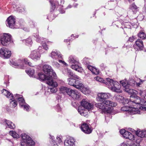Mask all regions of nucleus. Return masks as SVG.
Returning <instances> with one entry per match:
<instances>
[{"label":"nucleus","mask_w":146,"mask_h":146,"mask_svg":"<svg viewBox=\"0 0 146 146\" xmlns=\"http://www.w3.org/2000/svg\"><path fill=\"white\" fill-rule=\"evenodd\" d=\"M50 2L51 4V5L52 6V10H53L55 9V5L54 3H52V2H51V1H50Z\"/></svg>","instance_id":"13d9d810"},{"label":"nucleus","mask_w":146,"mask_h":146,"mask_svg":"<svg viewBox=\"0 0 146 146\" xmlns=\"http://www.w3.org/2000/svg\"><path fill=\"white\" fill-rule=\"evenodd\" d=\"M34 36L35 37L36 39V41L38 42H42L43 41L42 40H43V38L42 37H40L38 35H34Z\"/></svg>","instance_id":"79ce46f5"},{"label":"nucleus","mask_w":146,"mask_h":146,"mask_svg":"<svg viewBox=\"0 0 146 146\" xmlns=\"http://www.w3.org/2000/svg\"><path fill=\"white\" fill-rule=\"evenodd\" d=\"M80 128L83 132L87 134H90L92 132V129L89 126V125L86 123L82 124Z\"/></svg>","instance_id":"f8f14e48"},{"label":"nucleus","mask_w":146,"mask_h":146,"mask_svg":"<svg viewBox=\"0 0 146 146\" xmlns=\"http://www.w3.org/2000/svg\"><path fill=\"white\" fill-rule=\"evenodd\" d=\"M23 61V62H24L25 64H27L29 66H33L32 65V64L31 62H29L26 59H25Z\"/></svg>","instance_id":"de8ad7c7"},{"label":"nucleus","mask_w":146,"mask_h":146,"mask_svg":"<svg viewBox=\"0 0 146 146\" xmlns=\"http://www.w3.org/2000/svg\"><path fill=\"white\" fill-rule=\"evenodd\" d=\"M0 54L2 57L6 58L10 57L11 54V51L4 48H2L0 50Z\"/></svg>","instance_id":"9b49d317"},{"label":"nucleus","mask_w":146,"mask_h":146,"mask_svg":"<svg viewBox=\"0 0 146 146\" xmlns=\"http://www.w3.org/2000/svg\"><path fill=\"white\" fill-rule=\"evenodd\" d=\"M47 84L49 86L48 88L50 90L51 92L54 93L57 91L56 87L58 86V84L53 79L52 80H48L47 82Z\"/></svg>","instance_id":"1a4fd4ad"},{"label":"nucleus","mask_w":146,"mask_h":146,"mask_svg":"<svg viewBox=\"0 0 146 146\" xmlns=\"http://www.w3.org/2000/svg\"><path fill=\"white\" fill-rule=\"evenodd\" d=\"M9 134L14 138H18L19 137V135L15 132L10 131L9 132Z\"/></svg>","instance_id":"58836bf2"},{"label":"nucleus","mask_w":146,"mask_h":146,"mask_svg":"<svg viewBox=\"0 0 146 146\" xmlns=\"http://www.w3.org/2000/svg\"><path fill=\"white\" fill-rule=\"evenodd\" d=\"M58 61L59 62L62 63L63 65H65V66H67L68 65L64 61H63L61 60H60L59 59Z\"/></svg>","instance_id":"603ef678"},{"label":"nucleus","mask_w":146,"mask_h":146,"mask_svg":"<svg viewBox=\"0 0 146 146\" xmlns=\"http://www.w3.org/2000/svg\"><path fill=\"white\" fill-rule=\"evenodd\" d=\"M63 73L64 74H66L69 76L72 77L73 76V73L68 68L64 69L62 71Z\"/></svg>","instance_id":"473e14b6"},{"label":"nucleus","mask_w":146,"mask_h":146,"mask_svg":"<svg viewBox=\"0 0 146 146\" xmlns=\"http://www.w3.org/2000/svg\"><path fill=\"white\" fill-rule=\"evenodd\" d=\"M135 46L138 47L140 50H143L144 48V45L142 40L140 39H138L135 42Z\"/></svg>","instance_id":"4be33fe9"},{"label":"nucleus","mask_w":146,"mask_h":146,"mask_svg":"<svg viewBox=\"0 0 146 146\" xmlns=\"http://www.w3.org/2000/svg\"><path fill=\"white\" fill-rule=\"evenodd\" d=\"M56 139H57L58 141V142L60 144V143H61L62 144V140L60 137H56Z\"/></svg>","instance_id":"5fc2aeb1"},{"label":"nucleus","mask_w":146,"mask_h":146,"mask_svg":"<svg viewBox=\"0 0 146 146\" xmlns=\"http://www.w3.org/2000/svg\"><path fill=\"white\" fill-rule=\"evenodd\" d=\"M94 79L96 80L97 81H99L100 82H102L103 83H104L105 84L108 85V83H107V80L106 81L103 80V79L102 78L100 77H99L97 76L96 77H95L94 78Z\"/></svg>","instance_id":"4c0bfd02"},{"label":"nucleus","mask_w":146,"mask_h":146,"mask_svg":"<svg viewBox=\"0 0 146 146\" xmlns=\"http://www.w3.org/2000/svg\"><path fill=\"white\" fill-rule=\"evenodd\" d=\"M116 98L120 99L121 100V101L119 100V101L123 103L124 104H128L129 106H132V102L131 101V99L129 101L128 99H125L123 98L121 96H119L116 97Z\"/></svg>","instance_id":"6ab92c4d"},{"label":"nucleus","mask_w":146,"mask_h":146,"mask_svg":"<svg viewBox=\"0 0 146 146\" xmlns=\"http://www.w3.org/2000/svg\"><path fill=\"white\" fill-rule=\"evenodd\" d=\"M60 12L61 13H63L65 12V11L64 10H63L62 11H61L60 10Z\"/></svg>","instance_id":"338daca9"},{"label":"nucleus","mask_w":146,"mask_h":146,"mask_svg":"<svg viewBox=\"0 0 146 146\" xmlns=\"http://www.w3.org/2000/svg\"><path fill=\"white\" fill-rule=\"evenodd\" d=\"M87 68H88L92 72L94 68L91 66H88L87 67Z\"/></svg>","instance_id":"4d7b16f0"},{"label":"nucleus","mask_w":146,"mask_h":146,"mask_svg":"<svg viewBox=\"0 0 146 146\" xmlns=\"http://www.w3.org/2000/svg\"><path fill=\"white\" fill-rule=\"evenodd\" d=\"M78 111L81 115L85 117L88 114L87 110L81 107H78Z\"/></svg>","instance_id":"5701e85b"},{"label":"nucleus","mask_w":146,"mask_h":146,"mask_svg":"<svg viewBox=\"0 0 146 146\" xmlns=\"http://www.w3.org/2000/svg\"><path fill=\"white\" fill-rule=\"evenodd\" d=\"M68 95L74 100H78L80 98V94L77 91L71 89L68 92Z\"/></svg>","instance_id":"dca6fc26"},{"label":"nucleus","mask_w":146,"mask_h":146,"mask_svg":"<svg viewBox=\"0 0 146 146\" xmlns=\"http://www.w3.org/2000/svg\"><path fill=\"white\" fill-rule=\"evenodd\" d=\"M140 82L138 83L136 82L135 84H136L137 86H139V85L143 82V81H142L141 80H140Z\"/></svg>","instance_id":"052dcab7"},{"label":"nucleus","mask_w":146,"mask_h":146,"mask_svg":"<svg viewBox=\"0 0 146 146\" xmlns=\"http://www.w3.org/2000/svg\"><path fill=\"white\" fill-rule=\"evenodd\" d=\"M56 107H57V108H58V110L59 111H60V110H60V106L59 104H57V105L56 106Z\"/></svg>","instance_id":"0e129e2a"},{"label":"nucleus","mask_w":146,"mask_h":146,"mask_svg":"<svg viewBox=\"0 0 146 146\" xmlns=\"http://www.w3.org/2000/svg\"><path fill=\"white\" fill-rule=\"evenodd\" d=\"M26 42V45L29 46L31 45L32 44V40L31 38H29L25 40H24Z\"/></svg>","instance_id":"a19ab883"},{"label":"nucleus","mask_w":146,"mask_h":146,"mask_svg":"<svg viewBox=\"0 0 146 146\" xmlns=\"http://www.w3.org/2000/svg\"><path fill=\"white\" fill-rule=\"evenodd\" d=\"M71 7V6L70 5H69L68 6V7L67 8V9H68L69 8H70Z\"/></svg>","instance_id":"774afa93"},{"label":"nucleus","mask_w":146,"mask_h":146,"mask_svg":"<svg viewBox=\"0 0 146 146\" xmlns=\"http://www.w3.org/2000/svg\"><path fill=\"white\" fill-rule=\"evenodd\" d=\"M1 92L2 94L5 96L7 98H12L13 97V94L6 90L3 89L1 91Z\"/></svg>","instance_id":"bb28decb"},{"label":"nucleus","mask_w":146,"mask_h":146,"mask_svg":"<svg viewBox=\"0 0 146 146\" xmlns=\"http://www.w3.org/2000/svg\"><path fill=\"white\" fill-rule=\"evenodd\" d=\"M106 80L108 88L112 91L118 93L122 92V91L121 89V86L117 82L110 78H106Z\"/></svg>","instance_id":"7ed1b4c3"},{"label":"nucleus","mask_w":146,"mask_h":146,"mask_svg":"<svg viewBox=\"0 0 146 146\" xmlns=\"http://www.w3.org/2000/svg\"><path fill=\"white\" fill-rule=\"evenodd\" d=\"M83 93L86 94H88L90 92V91L89 88L86 87H85L83 86V88H82L80 90Z\"/></svg>","instance_id":"c9c22d12"},{"label":"nucleus","mask_w":146,"mask_h":146,"mask_svg":"<svg viewBox=\"0 0 146 146\" xmlns=\"http://www.w3.org/2000/svg\"><path fill=\"white\" fill-rule=\"evenodd\" d=\"M123 136L125 138L131 140H133L134 139V136L127 131H126L125 132Z\"/></svg>","instance_id":"b1692460"},{"label":"nucleus","mask_w":146,"mask_h":146,"mask_svg":"<svg viewBox=\"0 0 146 146\" xmlns=\"http://www.w3.org/2000/svg\"><path fill=\"white\" fill-rule=\"evenodd\" d=\"M42 46L46 50H47L48 49V47L47 46V45L45 43H44L42 44Z\"/></svg>","instance_id":"864d4df0"},{"label":"nucleus","mask_w":146,"mask_h":146,"mask_svg":"<svg viewBox=\"0 0 146 146\" xmlns=\"http://www.w3.org/2000/svg\"><path fill=\"white\" fill-rule=\"evenodd\" d=\"M60 92L63 93L66 92L68 95V92H70L71 89L64 86H61L60 88Z\"/></svg>","instance_id":"7c9ffc66"},{"label":"nucleus","mask_w":146,"mask_h":146,"mask_svg":"<svg viewBox=\"0 0 146 146\" xmlns=\"http://www.w3.org/2000/svg\"><path fill=\"white\" fill-rule=\"evenodd\" d=\"M4 123L5 124H6L8 126V127L10 128L14 129L15 127V124L9 120H5Z\"/></svg>","instance_id":"cd10ccee"},{"label":"nucleus","mask_w":146,"mask_h":146,"mask_svg":"<svg viewBox=\"0 0 146 146\" xmlns=\"http://www.w3.org/2000/svg\"><path fill=\"white\" fill-rule=\"evenodd\" d=\"M43 70L48 76H50L52 78H56V74L53 72V70L51 67L48 65L46 64L43 66Z\"/></svg>","instance_id":"39448f33"},{"label":"nucleus","mask_w":146,"mask_h":146,"mask_svg":"<svg viewBox=\"0 0 146 146\" xmlns=\"http://www.w3.org/2000/svg\"><path fill=\"white\" fill-rule=\"evenodd\" d=\"M92 72L93 74H99V72L98 70L94 68Z\"/></svg>","instance_id":"09e8293b"},{"label":"nucleus","mask_w":146,"mask_h":146,"mask_svg":"<svg viewBox=\"0 0 146 146\" xmlns=\"http://www.w3.org/2000/svg\"><path fill=\"white\" fill-rule=\"evenodd\" d=\"M120 146H133V145L127 142H123L121 144Z\"/></svg>","instance_id":"49530a36"},{"label":"nucleus","mask_w":146,"mask_h":146,"mask_svg":"<svg viewBox=\"0 0 146 146\" xmlns=\"http://www.w3.org/2000/svg\"><path fill=\"white\" fill-rule=\"evenodd\" d=\"M64 0H60V4H59L60 5L62 6L64 4Z\"/></svg>","instance_id":"bf43d9fd"},{"label":"nucleus","mask_w":146,"mask_h":146,"mask_svg":"<svg viewBox=\"0 0 146 146\" xmlns=\"http://www.w3.org/2000/svg\"><path fill=\"white\" fill-rule=\"evenodd\" d=\"M76 80L71 78H69L68 80V84L70 86H73L74 87Z\"/></svg>","instance_id":"72a5a7b5"},{"label":"nucleus","mask_w":146,"mask_h":146,"mask_svg":"<svg viewBox=\"0 0 146 146\" xmlns=\"http://www.w3.org/2000/svg\"><path fill=\"white\" fill-rule=\"evenodd\" d=\"M145 92V91H142L141 90H140L139 91V94L140 96L141 97H144V93Z\"/></svg>","instance_id":"3c124183"},{"label":"nucleus","mask_w":146,"mask_h":146,"mask_svg":"<svg viewBox=\"0 0 146 146\" xmlns=\"http://www.w3.org/2000/svg\"><path fill=\"white\" fill-rule=\"evenodd\" d=\"M26 72L30 76H32L34 74V71L31 69L26 70Z\"/></svg>","instance_id":"37998d69"},{"label":"nucleus","mask_w":146,"mask_h":146,"mask_svg":"<svg viewBox=\"0 0 146 146\" xmlns=\"http://www.w3.org/2000/svg\"><path fill=\"white\" fill-rule=\"evenodd\" d=\"M130 97L132 102V106L135 107V106L137 105L136 109H138V110L139 109L143 111L146 110V107L144 106L146 105V101L145 100L143 99H141L139 97L135 95H131Z\"/></svg>","instance_id":"f257e3e1"},{"label":"nucleus","mask_w":146,"mask_h":146,"mask_svg":"<svg viewBox=\"0 0 146 146\" xmlns=\"http://www.w3.org/2000/svg\"><path fill=\"white\" fill-rule=\"evenodd\" d=\"M51 138L53 139V138ZM50 143L52 145V146H58L57 143L54 140H53V139H52V141H50Z\"/></svg>","instance_id":"8fccbe9b"},{"label":"nucleus","mask_w":146,"mask_h":146,"mask_svg":"<svg viewBox=\"0 0 146 146\" xmlns=\"http://www.w3.org/2000/svg\"><path fill=\"white\" fill-rule=\"evenodd\" d=\"M131 106H125L121 108V110L123 111H127L129 113L132 114H140V111L138 110V109H136L135 107H131Z\"/></svg>","instance_id":"423d86ee"},{"label":"nucleus","mask_w":146,"mask_h":146,"mask_svg":"<svg viewBox=\"0 0 146 146\" xmlns=\"http://www.w3.org/2000/svg\"><path fill=\"white\" fill-rule=\"evenodd\" d=\"M99 100L104 103L106 99L108 98L110 96L111 94L109 93H100L98 94Z\"/></svg>","instance_id":"2eb2a0df"},{"label":"nucleus","mask_w":146,"mask_h":146,"mask_svg":"<svg viewBox=\"0 0 146 146\" xmlns=\"http://www.w3.org/2000/svg\"><path fill=\"white\" fill-rule=\"evenodd\" d=\"M121 81H124L125 82L127 83V85L129 87H130L131 86H133L135 85L136 82L133 79L131 80L129 82H127L125 80H121Z\"/></svg>","instance_id":"c756f323"},{"label":"nucleus","mask_w":146,"mask_h":146,"mask_svg":"<svg viewBox=\"0 0 146 146\" xmlns=\"http://www.w3.org/2000/svg\"><path fill=\"white\" fill-rule=\"evenodd\" d=\"M13 99V98H10V102L11 104H12V106L15 108L17 106V102L15 100H12Z\"/></svg>","instance_id":"ea45409f"},{"label":"nucleus","mask_w":146,"mask_h":146,"mask_svg":"<svg viewBox=\"0 0 146 146\" xmlns=\"http://www.w3.org/2000/svg\"><path fill=\"white\" fill-rule=\"evenodd\" d=\"M126 131L124 129H121L119 131L120 133L123 136Z\"/></svg>","instance_id":"6e6d98bb"},{"label":"nucleus","mask_w":146,"mask_h":146,"mask_svg":"<svg viewBox=\"0 0 146 146\" xmlns=\"http://www.w3.org/2000/svg\"><path fill=\"white\" fill-rule=\"evenodd\" d=\"M24 108V109L25 110H26L27 111H29V108H30L29 106V105L26 104H25L23 105V107Z\"/></svg>","instance_id":"a18cd8bd"},{"label":"nucleus","mask_w":146,"mask_h":146,"mask_svg":"<svg viewBox=\"0 0 146 146\" xmlns=\"http://www.w3.org/2000/svg\"><path fill=\"white\" fill-rule=\"evenodd\" d=\"M15 99L18 100V102L21 107H22L23 105L25 104V100L22 97H20V95L16 94L15 96Z\"/></svg>","instance_id":"412c9836"},{"label":"nucleus","mask_w":146,"mask_h":146,"mask_svg":"<svg viewBox=\"0 0 146 146\" xmlns=\"http://www.w3.org/2000/svg\"><path fill=\"white\" fill-rule=\"evenodd\" d=\"M129 40L130 42H133V38L132 37H130L129 38Z\"/></svg>","instance_id":"e2e57ef3"},{"label":"nucleus","mask_w":146,"mask_h":146,"mask_svg":"<svg viewBox=\"0 0 146 146\" xmlns=\"http://www.w3.org/2000/svg\"><path fill=\"white\" fill-rule=\"evenodd\" d=\"M93 104L88 102L86 99H83L82 100L81 103V107L83 108L88 110H89L91 109L93 107Z\"/></svg>","instance_id":"4468645a"},{"label":"nucleus","mask_w":146,"mask_h":146,"mask_svg":"<svg viewBox=\"0 0 146 146\" xmlns=\"http://www.w3.org/2000/svg\"><path fill=\"white\" fill-rule=\"evenodd\" d=\"M69 62L70 63L72 64H78V61L76 59V58L72 56H70L69 57Z\"/></svg>","instance_id":"f704fd0d"},{"label":"nucleus","mask_w":146,"mask_h":146,"mask_svg":"<svg viewBox=\"0 0 146 146\" xmlns=\"http://www.w3.org/2000/svg\"><path fill=\"white\" fill-rule=\"evenodd\" d=\"M143 9L146 11V3L145 4Z\"/></svg>","instance_id":"69168bd1"},{"label":"nucleus","mask_w":146,"mask_h":146,"mask_svg":"<svg viewBox=\"0 0 146 146\" xmlns=\"http://www.w3.org/2000/svg\"><path fill=\"white\" fill-rule=\"evenodd\" d=\"M136 133L138 137L141 138L146 137V129L141 130H138L136 131Z\"/></svg>","instance_id":"393cba45"},{"label":"nucleus","mask_w":146,"mask_h":146,"mask_svg":"<svg viewBox=\"0 0 146 146\" xmlns=\"http://www.w3.org/2000/svg\"><path fill=\"white\" fill-rule=\"evenodd\" d=\"M38 76L40 80H46V83L47 84L48 81L49 80H53V78H51L50 76L47 75H46L44 74L43 73H41L38 74Z\"/></svg>","instance_id":"aec40b11"},{"label":"nucleus","mask_w":146,"mask_h":146,"mask_svg":"<svg viewBox=\"0 0 146 146\" xmlns=\"http://www.w3.org/2000/svg\"><path fill=\"white\" fill-rule=\"evenodd\" d=\"M23 60H19V62L17 63V64L16 63L15 64V66H19V67H20V66H21V68H23V65H22V64L23 63Z\"/></svg>","instance_id":"c03bdc74"},{"label":"nucleus","mask_w":146,"mask_h":146,"mask_svg":"<svg viewBox=\"0 0 146 146\" xmlns=\"http://www.w3.org/2000/svg\"><path fill=\"white\" fill-rule=\"evenodd\" d=\"M72 77L74 78H76L77 79H79L80 78L78 76L75 75H74L73 74V76H72Z\"/></svg>","instance_id":"680f3d73"},{"label":"nucleus","mask_w":146,"mask_h":146,"mask_svg":"<svg viewBox=\"0 0 146 146\" xmlns=\"http://www.w3.org/2000/svg\"><path fill=\"white\" fill-rule=\"evenodd\" d=\"M105 105L111 107H115L116 106L117 104L114 102L106 100L104 103H98L96 104V106L100 109H101L104 112L109 113H112L113 108H110Z\"/></svg>","instance_id":"f03ea898"},{"label":"nucleus","mask_w":146,"mask_h":146,"mask_svg":"<svg viewBox=\"0 0 146 146\" xmlns=\"http://www.w3.org/2000/svg\"><path fill=\"white\" fill-rule=\"evenodd\" d=\"M11 40V35L8 33H4L1 36L0 41L3 45L6 46L10 43Z\"/></svg>","instance_id":"0eeeda50"},{"label":"nucleus","mask_w":146,"mask_h":146,"mask_svg":"<svg viewBox=\"0 0 146 146\" xmlns=\"http://www.w3.org/2000/svg\"><path fill=\"white\" fill-rule=\"evenodd\" d=\"M22 139L21 145L22 146H34L35 142L29 136L25 133L22 134L21 135Z\"/></svg>","instance_id":"20e7f679"},{"label":"nucleus","mask_w":146,"mask_h":146,"mask_svg":"<svg viewBox=\"0 0 146 146\" xmlns=\"http://www.w3.org/2000/svg\"><path fill=\"white\" fill-rule=\"evenodd\" d=\"M83 84L80 81L77 80L74 87L80 90L82 88H83Z\"/></svg>","instance_id":"2f4dec72"},{"label":"nucleus","mask_w":146,"mask_h":146,"mask_svg":"<svg viewBox=\"0 0 146 146\" xmlns=\"http://www.w3.org/2000/svg\"><path fill=\"white\" fill-rule=\"evenodd\" d=\"M129 8L132 10L134 14H135L138 11V7L134 3H133L130 5Z\"/></svg>","instance_id":"c85d7f7f"},{"label":"nucleus","mask_w":146,"mask_h":146,"mask_svg":"<svg viewBox=\"0 0 146 146\" xmlns=\"http://www.w3.org/2000/svg\"><path fill=\"white\" fill-rule=\"evenodd\" d=\"M41 48L42 47L41 46L39 47L38 49L39 50L38 52L36 50H34L32 51L30 55V57L33 60L39 59L40 56V53L42 52Z\"/></svg>","instance_id":"9d476101"},{"label":"nucleus","mask_w":146,"mask_h":146,"mask_svg":"<svg viewBox=\"0 0 146 146\" xmlns=\"http://www.w3.org/2000/svg\"><path fill=\"white\" fill-rule=\"evenodd\" d=\"M51 57L53 59L62 58V56L60 52L56 50H53L51 53Z\"/></svg>","instance_id":"a211bd4d"},{"label":"nucleus","mask_w":146,"mask_h":146,"mask_svg":"<svg viewBox=\"0 0 146 146\" xmlns=\"http://www.w3.org/2000/svg\"><path fill=\"white\" fill-rule=\"evenodd\" d=\"M138 36L142 39L146 38V35L143 31H140L138 34Z\"/></svg>","instance_id":"e433bc0d"},{"label":"nucleus","mask_w":146,"mask_h":146,"mask_svg":"<svg viewBox=\"0 0 146 146\" xmlns=\"http://www.w3.org/2000/svg\"><path fill=\"white\" fill-rule=\"evenodd\" d=\"M120 82L122 86L124 87V90L127 92L129 94H131L136 95L138 94V92L137 91L131 89L130 87H129L127 85V83L124 81H120Z\"/></svg>","instance_id":"6e6552de"},{"label":"nucleus","mask_w":146,"mask_h":146,"mask_svg":"<svg viewBox=\"0 0 146 146\" xmlns=\"http://www.w3.org/2000/svg\"><path fill=\"white\" fill-rule=\"evenodd\" d=\"M75 141L73 137H70L65 139L64 142L65 146H76Z\"/></svg>","instance_id":"f3484780"},{"label":"nucleus","mask_w":146,"mask_h":146,"mask_svg":"<svg viewBox=\"0 0 146 146\" xmlns=\"http://www.w3.org/2000/svg\"><path fill=\"white\" fill-rule=\"evenodd\" d=\"M7 25L11 28H16L15 27V19L12 16L9 17L6 21Z\"/></svg>","instance_id":"ddd939ff"},{"label":"nucleus","mask_w":146,"mask_h":146,"mask_svg":"<svg viewBox=\"0 0 146 146\" xmlns=\"http://www.w3.org/2000/svg\"><path fill=\"white\" fill-rule=\"evenodd\" d=\"M78 64H73L71 65V67L72 69L79 72H81L82 71V69L81 67L79 66Z\"/></svg>","instance_id":"a878e982"}]
</instances>
